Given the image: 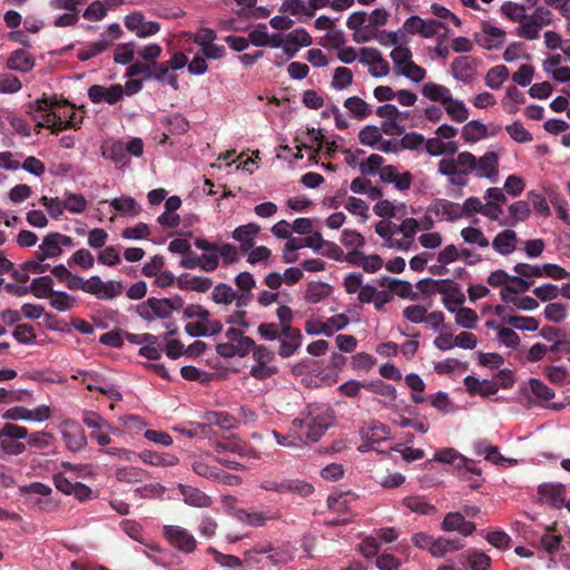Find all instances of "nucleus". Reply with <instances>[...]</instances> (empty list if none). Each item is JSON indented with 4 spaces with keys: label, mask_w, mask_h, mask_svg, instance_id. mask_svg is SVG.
<instances>
[{
    "label": "nucleus",
    "mask_w": 570,
    "mask_h": 570,
    "mask_svg": "<svg viewBox=\"0 0 570 570\" xmlns=\"http://www.w3.org/2000/svg\"><path fill=\"white\" fill-rule=\"evenodd\" d=\"M507 132L517 142H530L533 137L529 130L524 128L521 121L515 120L505 127Z\"/></svg>",
    "instance_id": "13d9d810"
},
{
    "label": "nucleus",
    "mask_w": 570,
    "mask_h": 570,
    "mask_svg": "<svg viewBox=\"0 0 570 570\" xmlns=\"http://www.w3.org/2000/svg\"><path fill=\"white\" fill-rule=\"evenodd\" d=\"M422 95L428 99L441 102L442 105H445L446 101L451 100L450 90L446 87L435 82H426L423 85Z\"/></svg>",
    "instance_id": "7c9ffc66"
},
{
    "label": "nucleus",
    "mask_w": 570,
    "mask_h": 570,
    "mask_svg": "<svg viewBox=\"0 0 570 570\" xmlns=\"http://www.w3.org/2000/svg\"><path fill=\"white\" fill-rule=\"evenodd\" d=\"M332 292V287L322 282H311L307 284L305 292V301L309 304H316L327 297Z\"/></svg>",
    "instance_id": "473e14b6"
},
{
    "label": "nucleus",
    "mask_w": 570,
    "mask_h": 570,
    "mask_svg": "<svg viewBox=\"0 0 570 570\" xmlns=\"http://www.w3.org/2000/svg\"><path fill=\"white\" fill-rule=\"evenodd\" d=\"M61 432L63 442L70 451L77 452L87 445L85 432L75 421H65Z\"/></svg>",
    "instance_id": "1a4fd4ad"
},
{
    "label": "nucleus",
    "mask_w": 570,
    "mask_h": 570,
    "mask_svg": "<svg viewBox=\"0 0 570 570\" xmlns=\"http://www.w3.org/2000/svg\"><path fill=\"white\" fill-rule=\"evenodd\" d=\"M212 297L217 304H230L236 298V293L232 286L219 283L214 287Z\"/></svg>",
    "instance_id": "6e6d98bb"
},
{
    "label": "nucleus",
    "mask_w": 570,
    "mask_h": 570,
    "mask_svg": "<svg viewBox=\"0 0 570 570\" xmlns=\"http://www.w3.org/2000/svg\"><path fill=\"white\" fill-rule=\"evenodd\" d=\"M213 285V282L208 277L204 276H190L185 273L177 278V286L184 291H194L199 293H206Z\"/></svg>",
    "instance_id": "b1692460"
},
{
    "label": "nucleus",
    "mask_w": 570,
    "mask_h": 570,
    "mask_svg": "<svg viewBox=\"0 0 570 570\" xmlns=\"http://www.w3.org/2000/svg\"><path fill=\"white\" fill-rule=\"evenodd\" d=\"M403 504L414 513L422 515H433L438 509L429 503L422 495H410L403 499Z\"/></svg>",
    "instance_id": "c85d7f7f"
},
{
    "label": "nucleus",
    "mask_w": 570,
    "mask_h": 570,
    "mask_svg": "<svg viewBox=\"0 0 570 570\" xmlns=\"http://www.w3.org/2000/svg\"><path fill=\"white\" fill-rule=\"evenodd\" d=\"M207 553L212 554L214 561L220 564L222 567L238 568L242 566V560L238 557L222 553L213 547L207 548Z\"/></svg>",
    "instance_id": "e2e57ef3"
},
{
    "label": "nucleus",
    "mask_w": 570,
    "mask_h": 570,
    "mask_svg": "<svg viewBox=\"0 0 570 570\" xmlns=\"http://www.w3.org/2000/svg\"><path fill=\"white\" fill-rule=\"evenodd\" d=\"M561 542V535L552 533L550 529L541 535L539 546L548 553L553 554L558 551Z\"/></svg>",
    "instance_id": "338daca9"
},
{
    "label": "nucleus",
    "mask_w": 570,
    "mask_h": 570,
    "mask_svg": "<svg viewBox=\"0 0 570 570\" xmlns=\"http://www.w3.org/2000/svg\"><path fill=\"white\" fill-rule=\"evenodd\" d=\"M63 253L60 247V243L57 238V232L48 233L43 238L38 249L35 252V257L40 261H46L50 258H57L61 256Z\"/></svg>",
    "instance_id": "4468645a"
},
{
    "label": "nucleus",
    "mask_w": 570,
    "mask_h": 570,
    "mask_svg": "<svg viewBox=\"0 0 570 570\" xmlns=\"http://www.w3.org/2000/svg\"><path fill=\"white\" fill-rule=\"evenodd\" d=\"M214 450L218 454H222L225 452H230V453H236L240 456H244V455L248 454L249 452H252L250 450H247L243 443H240L238 441H234V440L216 442L214 445Z\"/></svg>",
    "instance_id": "4d7b16f0"
},
{
    "label": "nucleus",
    "mask_w": 570,
    "mask_h": 570,
    "mask_svg": "<svg viewBox=\"0 0 570 570\" xmlns=\"http://www.w3.org/2000/svg\"><path fill=\"white\" fill-rule=\"evenodd\" d=\"M142 462L155 466H173L178 463V458L169 454H160L145 450L139 454Z\"/></svg>",
    "instance_id": "72a5a7b5"
},
{
    "label": "nucleus",
    "mask_w": 570,
    "mask_h": 570,
    "mask_svg": "<svg viewBox=\"0 0 570 570\" xmlns=\"http://www.w3.org/2000/svg\"><path fill=\"white\" fill-rule=\"evenodd\" d=\"M468 562L473 570H488L491 566V558L481 551H473L468 556Z\"/></svg>",
    "instance_id": "774afa93"
},
{
    "label": "nucleus",
    "mask_w": 570,
    "mask_h": 570,
    "mask_svg": "<svg viewBox=\"0 0 570 570\" xmlns=\"http://www.w3.org/2000/svg\"><path fill=\"white\" fill-rule=\"evenodd\" d=\"M451 72L456 80L469 83L476 73L475 60L469 56L456 57L451 63Z\"/></svg>",
    "instance_id": "f8f14e48"
},
{
    "label": "nucleus",
    "mask_w": 570,
    "mask_h": 570,
    "mask_svg": "<svg viewBox=\"0 0 570 570\" xmlns=\"http://www.w3.org/2000/svg\"><path fill=\"white\" fill-rule=\"evenodd\" d=\"M150 79L169 85L174 90L179 89L178 76L174 73L166 61L151 63Z\"/></svg>",
    "instance_id": "f3484780"
},
{
    "label": "nucleus",
    "mask_w": 570,
    "mask_h": 570,
    "mask_svg": "<svg viewBox=\"0 0 570 570\" xmlns=\"http://www.w3.org/2000/svg\"><path fill=\"white\" fill-rule=\"evenodd\" d=\"M163 535L178 551L189 554L197 548V541L191 532L179 525H164Z\"/></svg>",
    "instance_id": "20e7f679"
},
{
    "label": "nucleus",
    "mask_w": 570,
    "mask_h": 570,
    "mask_svg": "<svg viewBox=\"0 0 570 570\" xmlns=\"http://www.w3.org/2000/svg\"><path fill=\"white\" fill-rule=\"evenodd\" d=\"M125 95L124 87L120 83H115L109 87L102 85H92L88 88V98L92 104L115 105L122 100Z\"/></svg>",
    "instance_id": "0eeeda50"
},
{
    "label": "nucleus",
    "mask_w": 570,
    "mask_h": 570,
    "mask_svg": "<svg viewBox=\"0 0 570 570\" xmlns=\"http://www.w3.org/2000/svg\"><path fill=\"white\" fill-rule=\"evenodd\" d=\"M539 494L553 508L563 507L566 488L562 484L543 483L538 489Z\"/></svg>",
    "instance_id": "a211bd4d"
},
{
    "label": "nucleus",
    "mask_w": 570,
    "mask_h": 570,
    "mask_svg": "<svg viewBox=\"0 0 570 570\" xmlns=\"http://www.w3.org/2000/svg\"><path fill=\"white\" fill-rule=\"evenodd\" d=\"M461 236L469 244H478L480 247H488L490 245L489 239L479 228L465 227L461 230Z\"/></svg>",
    "instance_id": "0e129e2a"
},
{
    "label": "nucleus",
    "mask_w": 570,
    "mask_h": 570,
    "mask_svg": "<svg viewBox=\"0 0 570 570\" xmlns=\"http://www.w3.org/2000/svg\"><path fill=\"white\" fill-rule=\"evenodd\" d=\"M530 214L529 203L527 200H518L509 206V216L503 220H499V225L514 227L519 223L525 222Z\"/></svg>",
    "instance_id": "2eb2a0df"
},
{
    "label": "nucleus",
    "mask_w": 570,
    "mask_h": 570,
    "mask_svg": "<svg viewBox=\"0 0 570 570\" xmlns=\"http://www.w3.org/2000/svg\"><path fill=\"white\" fill-rule=\"evenodd\" d=\"M245 559L252 563H259L265 560L268 566H277L287 561V554L272 546H264L259 548H253L245 552Z\"/></svg>",
    "instance_id": "6e6552de"
},
{
    "label": "nucleus",
    "mask_w": 570,
    "mask_h": 570,
    "mask_svg": "<svg viewBox=\"0 0 570 570\" xmlns=\"http://www.w3.org/2000/svg\"><path fill=\"white\" fill-rule=\"evenodd\" d=\"M79 374L90 379V382L86 383V389L88 391H99L101 394H105L115 401H119L121 399V394L117 390L97 385V383L100 382V376L98 374H91L88 372H79Z\"/></svg>",
    "instance_id": "a19ab883"
},
{
    "label": "nucleus",
    "mask_w": 570,
    "mask_h": 570,
    "mask_svg": "<svg viewBox=\"0 0 570 570\" xmlns=\"http://www.w3.org/2000/svg\"><path fill=\"white\" fill-rule=\"evenodd\" d=\"M65 208L71 214H82L86 212L88 202L82 194L65 193Z\"/></svg>",
    "instance_id": "79ce46f5"
},
{
    "label": "nucleus",
    "mask_w": 570,
    "mask_h": 570,
    "mask_svg": "<svg viewBox=\"0 0 570 570\" xmlns=\"http://www.w3.org/2000/svg\"><path fill=\"white\" fill-rule=\"evenodd\" d=\"M335 421V412L330 405L313 403L308 404L299 416L293 420L292 426L295 432L297 429L306 426L305 440L315 443L334 425Z\"/></svg>",
    "instance_id": "7ed1b4c3"
},
{
    "label": "nucleus",
    "mask_w": 570,
    "mask_h": 570,
    "mask_svg": "<svg viewBox=\"0 0 570 570\" xmlns=\"http://www.w3.org/2000/svg\"><path fill=\"white\" fill-rule=\"evenodd\" d=\"M53 279L46 275L32 279L29 286V293H32L37 298H50L53 294Z\"/></svg>",
    "instance_id": "c756f323"
},
{
    "label": "nucleus",
    "mask_w": 570,
    "mask_h": 570,
    "mask_svg": "<svg viewBox=\"0 0 570 570\" xmlns=\"http://www.w3.org/2000/svg\"><path fill=\"white\" fill-rule=\"evenodd\" d=\"M541 29L542 28H540V24L529 18L528 14L523 22H520L515 28V35L525 40H534L540 37Z\"/></svg>",
    "instance_id": "37998d69"
},
{
    "label": "nucleus",
    "mask_w": 570,
    "mask_h": 570,
    "mask_svg": "<svg viewBox=\"0 0 570 570\" xmlns=\"http://www.w3.org/2000/svg\"><path fill=\"white\" fill-rule=\"evenodd\" d=\"M518 237L513 229L500 232L492 240V247L503 256L512 254L517 248Z\"/></svg>",
    "instance_id": "6ab92c4d"
},
{
    "label": "nucleus",
    "mask_w": 570,
    "mask_h": 570,
    "mask_svg": "<svg viewBox=\"0 0 570 570\" xmlns=\"http://www.w3.org/2000/svg\"><path fill=\"white\" fill-rule=\"evenodd\" d=\"M110 206L122 215L136 216L139 213L137 202L130 196L114 198Z\"/></svg>",
    "instance_id": "c03bdc74"
},
{
    "label": "nucleus",
    "mask_w": 570,
    "mask_h": 570,
    "mask_svg": "<svg viewBox=\"0 0 570 570\" xmlns=\"http://www.w3.org/2000/svg\"><path fill=\"white\" fill-rule=\"evenodd\" d=\"M90 294L96 296L98 299H112L119 296L124 286L121 282L108 281L104 282L99 276H91V286H88Z\"/></svg>",
    "instance_id": "9d476101"
},
{
    "label": "nucleus",
    "mask_w": 570,
    "mask_h": 570,
    "mask_svg": "<svg viewBox=\"0 0 570 570\" xmlns=\"http://www.w3.org/2000/svg\"><path fill=\"white\" fill-rule=\"evenodd\" d=\"M463 547V540L459 538L439 537L435 538L432 556L442 558L448 553L461 550Z\"/></svg>",
    "instance_id": "cd10ccee"
},
{
    "label": "nucleus",
    "mask_w": 570,
    "mask_h": 570,
    "mask_svg": "<svg viewBox=\"0 0 570 570\" xmlns=\"http://www.w3.org/2000/svg\"><path fill=\"white\" fill-rule=\"evenodd\" d=\"M502 14L512 22H523L525 17V6H521L519 3L512 1H505L501 6Z\"/></svg>",
    "instance_id": "de8ad7c7"
},
{
    "label": "nucleus",
    "mask_w": 570,
    "mask_h": 570,
    "mask_svg": "<svg viewBox=\"0 0 570 570\" xmlns=\"http://www.w3.org/2000/svg\"><path fill=\"white\" fill-rule=\"evenodd\" d=\"M234 515L235 518L243 522V523H246L250 527H262L264 525L267 521L269 520H275L277 519V513H274V512H271V511H267V512H257V511H253V512H249L245 509H236L235 512H234Z\"/></svg>",
    "instance_id": "aec40b11"
},
{
    "label": "nucleus",
    "mask_w": 570,
    "mask_h": 570,
    "mask_svg": "<svg viewBox=\"0 0 570 570\" xmlns=\"http://www.w3.org/2000/svg\"><path fill=\"white\" fill-rule=\"evenodd\" d=\"M509 77V69L504 65L492 67L485 76V83L491 89H499Z\"/></svg>",
    "instance_id": "58836bf2"
},
{
    "label": "nucleus",
    "mask_w": 570,
    "mask_h": 570,
    "mask_svg": "<svg viewBox=\"0 0 570 570\" xmlns=\"http://www.w3.org/2000/svg\"><path fill=\"white\" fill-rule=\"evenodd\" d=\"M358 140L364 146L375 147L382 140L380 128L374 125L365 126L358 132Z\"/></svg>",
    "instance_id": "864d4df0"
},
{
    "label": "nucleus",
    "mask_w": 570,
    "mask_h": 570,
    "mask_svg": "<svg viewBox=\"0 0 570 570\" xmlns=\"http://www.w3.org/2000/svg\"><path fill=\"white\" fill-rule=\"evenodd\" d=\"M364 389L374 394L383 396L385 400L390 402H393L396 399L395 387L391 384L385 383L382 380L368 382L366 383V385H364Z\"/></svg>",
    "instance_id": "a18cd8bd"
},
{
    "label": "nucleus",
    "mask_w": 570,
    "mask_h": 570,
    "mask_svg": "<svg viewBox=\"0 0 570 570\" xmlns=\"http://www.w3.org/2000/svg\"><path fill=\"white\" fill-rule=\"evenodd\" d=\"M145 472L135 466L118 468L115 471V476L119 482L135 483L144 480Z\"/></svg>",
    "instance_id": "3c124183"
},
{
    "label": "nucleus",
    "mask_w": 570,
    "mask_h": 570,
    "mask_svg": "<svg viewBox=\"0 0 570 570\" xmlns=\"http://www.w3.org/2000/svg\"><path fill=\"white\" fill-rule=\"evenodd\" d=\"M478 314L474 309L469 307H460L456 311L455 322L464 328H474L478 322Z\"/></svg>",
    "instance_id": "69168bd1"
},
{
    "label": "nucleus",
    "mask_w": 570,
    "mask_h": 570,
    "mask_svg": "<svg viewBox=\"0 0 570 570\" xmlns=\"http://www.w3.org/2000/svg\"><path fill=\"white\" fill-rule=\"evenodd\" d=\"M441 529L448 532L458 531L460 534L468 537L474 532L475 524L466 521L460 512H449L441 523Z\"/></svg>",
    "instance_id": "ddd939ff"
},
{
    "label": "nucleus",
    "mask_w": 570,
    "mask_h": 570,
    "mask_svg": "<svg viewBox=\"0 0 570 570\" xmlns=\"http://www.w3.org/2000/svg\"><path fill=\"white\" fill-rule=\"evenodd\" d=\"M428 213L436 216H444L450 220L461 218L460 205L448 199H435L429 207Z\"/></svg>",
    "instance_id": "5701e85b"
},
{
    "label": "nucleus",
    "mask_w": 570,
    "mask_h": 570,
    "mask_svg": "<svg viewBox=\"0 0 570 570\" xmlns=\"http://www.w3.org/2000/svg\"><path fill=\"white\" fill-rule=\"evenodd\" d=\"M350 323L348 317L345 314H337L330 317L326 322L318 320H308L305 322V331L308 335L332 336L335 332L343 330Z\"/></svg>",
    "instance_id": "39448f33"
},
{
    "label": "nucleus",
    "mask_w": 570,
    "mask_h": 570,
    "mask_svg": "<svg viewBox=\"0 0 570 570\" xmlns=\"http://www.w3.org/2000/svg\"><path fill=\"white\" fill-rule=\"evenodd\" d=\"M444 107L445 111L453 121L461 124L469 118V110L465 107V105L460 100H455L451 97V100L446 101Z\"/></svg>",
    "instance_id": "49530a36"
},
{
    "label": "nucleus",
    "mask_w": 570,
    "mask_h": 570,
    "mask_svg": "<svg viewBox=\"0 0 570 570\" xmlns=\"http://www.w3.org/2000/svg\"><path fill=\"white\" fill-rule=\"evenodd\" d=\"M463 455L452 448H445L434 454L433 460L453 465L456 470H461Z\"/></svg>",
    "instance_id": "8fccbe9b"
},
{
    "label": "nucleus",
    "mask_w": 570,
    "mask_h": 570,
    "mask_svg": "<svg viewBox=\"0 0 570 570\" xmlns=\"http://www.w3.org/2000/svg\"><path fill=\"white\" fill-rule=\"evenodd\" d=\"M7 67L10 70L29 72L35 67V59L26 50L17 49L9 56Z\"/></svg>",
    "instance_id": "393cba45"
},
{
    "label": "nucleus",
    "mask_w": 570,
    "mask_h": 570,
    "mask_svg": "<svg viewBox=\"0 0 570 570\" xmlns=\"http://www.w3.org/2000/svg\"><path fill=\"white\" fill-rule=\"evenodd\" d=\"M510 326L523 331H537L539 328V321L530 316H509L505 321Z\"/></svg>",
    "instance_id": "052dcab7"
},
{
    "label": "nucleus",
    "mask_w": 570,
    "mask_h": 570,
    "mask_svg": "<svg viewBox=\"0 0 570 570\" xmlns=\"http://www.w3.org/2000/svg\"><path fill=\"white\" fill-rule=\"evenodd\" d=\"M101 156L114 161L116 165L124 167L129 159L126 155L125 144L121 140H110L101 146Z\"/></svg>",
    "instance_id": "dca6fc26"
},
{
    "label": "nucleus",
    "mask_w": 570,
    "mask_h": 570,
    "mask_svg": "<svg viewBox=\"0 0 570 570\" xmlns=\"http://www.w3.org/2000/svg\"><path fill=\"white\" fill-rule=\"evenodd\" d=\"M76 298L67 294L66 292H57L50 296V305L52 308L59 312H66L73 307Z\"/></svg>",
    "instance_id": "5fc2aeb1"
},
{
    "label": "nucleus",
    "mask_w": 570,
    "mask_h": 570,
    "mask_svg": "<svg viewBox=\"0 0 570 570\" xmlns=\"http://www.w3.org/2000/svg\"><path fill=\"white\" fill-rule=\"evenodd\" d=\"M362 439L371 443H379L389 439L390 428L380 421H372L367 426L361 429Z\"/></svg>",
    "instance_id": "bb28decb"
},
{
    "label": "nucleus",
    "mask_w": 570,
    "mask_h": 570,
    "mask_svg": "<svg viewBox=\"0 0 570 570\" xmlns=\"http://www.w3.org/2000/svg\"><path fill=\"white\" fill-rule=\"evenodd\" d=\"M205 420L209 425H216L225 430L234 429L237 426L235 416L225 411H212L205 414Z\"/></svg>",
    "instance_id": "2f4dec72"
},
{
    "label": "nucleus",
    "mask_w": 570,
    "mask_h": 570,
    "mask_svg": "<svg viewBox=\"0 0 570 570\" xmlns=\"http://www.w3.org/2000/svg\"><path fill=\"white\" fill-rule=\"evenodd\" d=\"M389 287L390 293L396 294L402 298H417V294L412 291V284L407 281L391 279Z\"/></svg>",
    "instance_id": "bf43d9fd"
},
{
    "label": "nucleus",
    "mask_w": 570,
    "mask_h": 570,
    "mask_svg": "<svg viewBox=\"0 0 570 570\" xmlns=\"http://www.w3.org/2000/svg\"><path fill=\"white\" fill-rule=\"evenodd\" d=\"M314 492V487L298 479H284V493H293L302 498H307Z\"/></svg>",
    "instance_id": "4c0bfd02"
},
{
    "label": "nucleus",
    "mask_w": 570,
    "mask_h": 570,
    "mask_svg": "<svg viewBox=\"0 0 570 570\" xmlns=\"http://www.w3.org/2000/svg\"><path fill=\"white\" fill-rule=\"evenodd\" d=\"M452 286L451 283L442 282V279H432L424 278L416 283V288L425 295L435 294L439 292H448L449 288H444L443 286Z\"/></svg>",
    "instance_id": "603ef678"
},
{
    "label": "nucleus",
    "mask_w": 570,
    "mask_h": 570,
    "mask_svg": "<svg viewBox=\"0 0 570 570\" xmlns=\"http://www.w3.org/2000/svg\"><path fill=\"white\" fill-rule=\"evenodd\" d=\"M461 476H465L466 474L475 475L474 481L470 483V488L478 489L482 485V472L481 469L478 468L476 462L470 459L463 458V462L461 463V470H458Z\"/></svg>",
    "instance_id": "09e8293b"
},
{
    "label": "nucleus",
    "mask_w": 570,
    "mask_h": 570,
    "mask_svg": "<svg viewBox=\"0 0 570 570\" xmlns=\"http://www.w3.org/2000/svg\"><path fill=\"white\" fill-rule=\"evenodd\" d=\"M438 171L449 177L450 184L456 187L468 185V176L471 171H475V176L479 178L494 180L499 173V155L495 151H487L476 158L470 151H462L455 159H441L438 164Z\"/></svg>",
    "instance_id": "f03ea898"
},
{
    "label": "nucleus",
    "mask_w": 570,
    "mask_h": 570,
    "mask_svg": "<svg viewBox=\"0 0 570 570\" xmlns=\"http://www.w3.org/2000/svg\"><path fill=\"white\" fill-rule=\"evenodd\" d=\"M505 31L499 27L493 26L489 21L481 23V31L474 35L475 42L487 49H498L502 47L505 41Z\"/></svg>",
    "instance_id": "423d86ee"
},
{
    "label": "nucleus",
    "mask_w": 570,
    "mask_h": 570,
    "mask_svg": "<svg viewBox=\"0 0 570 570\" xmlns=\"http://www.w3.org/2000/svg\"><path fill=\"white\" fill-rule=\"evenodd\" d=\"M488 136V128L478 120H471L462 128V138L466 142H476Z\"/></svg>",
    "instance_id": "f704fd0d"
},
{
    "label": "nucleus",
    "mask_w": 570,
    "mask_h": 570,
    "mask_svg": "<svg viewBox=\"0 0 570 570\" xmlns=\"http://www.w3.org/2000/svg\"><path fill=\"white\" fill-rule=\"evenodd\" d=\"M261 232V226L255 223L238 226L233 232V238L242 244L244 250L254 246V238Z\"/></svg>",
    "instance_id": "a878e982"
},
{
    "label": "nucleus",
    "mask_w": 570,
    "mask_h": 570,
    "mask_svg": "<svg viewBox=\"0 0 570 570\" xmlns=\"http://www.w3.org/2000/svg\"><path fill=\"white\" fill-rule=\"evenodd\" d=\"M283 340L279 344L278 355L283 358L289 357L301 346L302 334L298 328L282 331Z\"/></svg>",
    "instance_id": "412c9836"
},
{
    "label": "nucleus",
    "mask_w": 570,
    "mask_h": 570,
    "mask_svg": "<svg viewBox=\"0 0 570 570\" xmlns=\"http://www.w3.org/2000/svg\"><path fill=\"white\" fill-rule=\"evenodd\" d=\"M193 471L199 476L209 479V480H220V476L228 478L225 475L224 471H220L218 468L209 465L203 460H195L191 463Z\"/></svg>",
    "instance_id": "ea45409f"
},
{
    "label": "nucleus",
    "mask_w": 570,
    "mask_h": 570,
    "mask_svg": "<svg viewBox=\"0 0 570 570\" xmlns=\"http://www.w3.org/2000/svg\"><path fill=\"white\" fill-rule=\"evenodd\" d=\"M40 203L46 207L50 217L55 219H58L60 216H62L63 212L66 210L63 199H60L59 197L42 196L40 198Z\"/></svg>",
    "instance_id": "680f3d73"
},
{
    "label": "nucleus",
    "mask_w": 570,
    "mask_h": 570,
    "mask_svg": "<svg viewBox=\"0 0 570 570\" xmlns=\"http://www.w3.org/2000/svg\"><path fill=\"white\" fill-rule=\"evenodd\" d=\"M16 429L20 430L11 432L9 435H3L0 440V450L8 455H19L26 451V444L20 440L28 436V430L24 426L16 424Z\"/></svg>",
    "instance_id": "9b49d317"
},
{
    "label": "nucleus",
    "mask_w": 570,
    "mask_h": 570,
    "mask_svg": "<svg viewBox=\"0 0 570 570\" xmlns=\"http://www.w3.org/2000/svg\"><path fill=\"white\" fill-rule=\"evenodd\" d=\"M28 114L37 127L48 128L51 134H59L66 129H79L82 124V115L68 100L58 99L56 96L41 98L26 104Z\"/></svg>",
    "instance_id": "f257e3e1"
},
{
    "label": "nucleus",
    "mask_w": 570,
    "mask_h": 570,
    "mask_svg": "<svg viewBox=\"0 0 570 570\" xmlns=\"http://www.w3.org/2000/svg\"><path fill=\"white\" fill-rule=\"evenodd\" d=\"M111 46V41H107L105 39V33L100 35V39L96 42H92L87 48L80 49L77 53V58L80 61H87L104 51H106Z\"/></svg>",
    "instance_id": "e433bc0d"
},
{
    "label": "nucleus",
    "mask_w": 570,
    "mask_h": 570,
    "mask_svg": "<svg viewBox=\"0 0 570 570\" xmlns=\"http://www.w3.org/2000/svg\"><path fill=\"white\" fill-rule=\"evenodd\" d=\"M344 107L356 118L365 119L372 114L370 105L357 96L345 99Z\"/></svg>",
    "instance_id": "c9c22d12"
},
{
    "label": "nucleus",
    "mask_w": 570,
    "mask_h": 570,
    "mask_svg": "<svg viewBox=\"0 0 570 570\" xmlns=\"http://www.w3.org/2000/svg\"><path fill=\"white\" fill-rule=\"evenodd\" d=\"M178 489L184 498L185 503L188 505L207 508L212 504L210 497L197 488L179 484Z\"/></svg>",
    "instance_id": "4be33fe9"
}]
</instances>
